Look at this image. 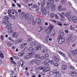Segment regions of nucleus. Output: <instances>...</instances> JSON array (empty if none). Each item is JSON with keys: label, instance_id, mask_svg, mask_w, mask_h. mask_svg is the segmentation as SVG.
<instances>
[{"label": "nucleus", "instance_id": "f257e3e1", "mask_svg": "<svg viewBox=\"0 0 77 77\" xmlns=\"http://www.w3.org/2000/svg\"><path fill=\"white\" fill-rule=\"evenodd\" d=\"M65 15L66 18H68L70 21H72V16L70 14V13H68V12H66L65 13Z\"/></svg>", "mask_w": 77, "mask_h": 77}, {"label": "nucleus", "instance_id": "f03ea898", "mask_svg": "<svg viewBox=\"0 0 77 77\" xmlns=\"http://www.w3.org/2000/svg\"><path fill=\"white\" fill-rule=\"evenodd\" d=\"M58 39L59 40L58 43L60 44H62V43L63 42L65 41V38L64 37H58Z\"/></svg>", "mask_w": 77, "mask_h": 77}, {"label": "nucleus", "instance_id": "7ed1b4c3", "mask_svg": "<svg viewBox=\"0 0 77 77\" xmlns=\"http://www.w3.org/2000/svg\"><path fill=\"white\" fill-rule=\"evenodd\" d=\"M41 9L42 12L43 13L44 15H46L47 14V11L46 9L44 7H41Z\"/></svg>", "mask_w": 77, "mask_h": 77}, {"label": "nucleus", "instance_id": "20e7f679", "mask_svg": "<svg viewBox=\"0 0 77 77\" xmlns=\"http://www.w3.org/2000/svg\"><path fill=\"white\" fill-rule=\"evenodd\" d=\"M3 23H5V24L6 26H12V24H11L9 23H10V22L9 21H7V20H4L3 21Z\"/></svg>", "mask_w": 77, "mask_h": 77}, {"label": "nucleus", "instance_id": "39448f33", "mask_svg": "<svg viewBox=\"0 0 77 77\" xmlns=\"http://www.w3.org/2000/svg\"><path fill=\"white\" fill-rule=\"evenodd\" d=\"M50 62V59H46L44 62V63H47L46 64V66H49V64L48 63Z\"/></svg>", "mask_w": 77, "mask_h": 77}, {"label": "nucleus", "instance_id": "423d86ee", "mask_svg": "<svg viewBox=\"0 0 77 77\" xmlns=\"http://www.w3.org/2000/svg\"><path fill=\"white\" fill-rule=\"evenodd\" d=\"M72 53V55L73 56H76L77 54V49H75L74 50L71 52Z\"/></svg>", "mask_w": 77, "mask_h": 77}, {"label": "nucleus", "instance_id": "0eeeda50", "mask_svg": "<svg viewBox=\"0 0 77 77\" xmlns=\"http://www.w3.org/2000/svg\"><path fill=\"white\" fill-rule=\"evenodd\" d=\"M36 20L38 24L39 25H40L41 24V18L39 17H37L36 18Z\"/></svg>", "mask_w": 77, "mask_h": 77}, {"label": "nucleus", "instance_id": "6e6552de", "mask_svg": "<svg viewBox=\"0 0 77 77\" xmlns=\"http://www.w3.org/2000/svg\"><path fill=\"white\" fill-rule=\"evenodd\" d=\"M70 75L72 76H75L77 75V73L75 71H72L70 72Z\"/></svg>", "mask_w": 77, "mask_h": 77}, {"label": "nucleus", "instance_id": "1a4fd4ad", "mask_svg": "<svg viewBox=\"0 0 77 77\" xmlns=\"http://www.w3.org/2000/svg\"><path fill=\"white\" fill-rule=\"evenodd\" d=\"M37 44L36 43V42L35 41H33L32 42L30 43V45L31 46H32V47H35L36 45Z\"/></svg>", "mask_w": 77, "mask_h": 77}, {"label": "nucleus", "instance_id": "9d476101", "mask_svg": "<svg viewBox=\"0 0 77 77\" xmlns=\"http://www.w3.org/2000/svg\"><path fill=\"white\" fill-rule=\"evenodd\" d=\"M50 7L51 8L52 11H56V6L53 5H51L50 6Z\"/></svg>", "mask_w": 77, "mask_h": 77}, {"label": "nucleus", "instance_id": "9b49d317", "mask_svg": "<svg viewBox=\"0 0 77 77\" xmlns=\"http://www.w3.org/2000/svg\"><path fill=\"white\" fill-rule=\"evenodd\" d=\"M72 20L74 23H76L77 22V17L73 16L72 17Z\"/></svg>", "mask_w": 77, "mask_h": 77}, {"label": "nucleus", "instance_id": "f8f14e48", "mask_svg": "<svg viewBox=\"0 0 77 77\" xmlns=\"http://www.w3.org/2000/svg\"><path fill=\"white\" fill-rule=\"evenodd\" d=\"M53 60L56 62L58 63L59 62V60L57 57L54 56L53 57Z\"/></svg>", "mask_w": 77, "mask_h": 77}, {"label": "nucleus", "instance_id": "ddd939ff", "mask_svg": "<svg viewBox=\"0 0 77 77\" xmlns=\"http://www.w3.org/2000/svg\"><path fill=\"white\" fill-rule=\"evenodd\" d=\"M48 29L50 31L51 30H52L53 29V26L51 25V23H49Z\"/></svg>", "mask_w": 77, "mask_h": 77}, {"label": "nucleus", "instance_id": "4468645a", "mask_svg": "<svg viewBox=\"0 0 77 77\" xmlns=\"http://www.w3.org/2000/svg\"><path fill=\"white\" fill-rule=\"evenodd\" d=\"M29 16H30V15H29V13H26L25 14L24 16L25 19H26V20H28L29 17Z\"/></svg>", "mask_w": 77, "mask_h": 77}, {"label": "nucleus", "instance_id": "2eb2a0df", "mask_svg": "<svg viewBox=\"0 0 77 77\" xmlns=\"http://www.w3.org/2000/svg\"><path fill=\"white\" fill-rule=\"evenodd\" d=\"M31 52H30L28 53V55H30L31 56H33L34 54H35V53H36V51H35V50L32 51Z\"/></svg>", "mask_w": 77, "mask_h": 77}, {"label": "nucleus", "instance_id": "dca6fc26", "mask_svg": "<svg viewBox=\"0 0 77 77\" xmlns=\"http://www.w3.org/2000/svg\"><path fill=\"white\" fill-rule=\"evenodd\" d=\"M13 36L14 38H18V34L16 32H14Z\"/></svg>", "mask_w": 77, "mask_h": 77}, {"label": "nucleus", "instance_id": "f3484780", "mask_svg": "<svg viewBox=\"0 0 77 77\" xmlns=\"http://www.w3.org/2000/svg\"><path fill=\"white\" fill-rule=\"evenodd\" d=\"M33 57V56L31 55H28L26 56L25 57V58L26 59H30Z\"/></svg>", "mask_w": 77, "mask_h": 77}, {"label": "nucleus", "instance_id": "a211bd4d", "mask_svg": "<svg viewBox=\"0 0 77 77\" xmlns=\"http://www.w3.org/2000/svg\"><path fill=\"white\" fill-rule=\"evenodd\" d=\"M23 42V40L21 38H19L17 40V42L18 43H21Z\"/></svg>", "mask_w": 77, "mask_h": 77}, {"label": "nucleus", "instance_id": "6ab92c4d", "mask_svg": "<svg viewBox=\"0 0 77 77\" xmlns=\"http://www.w3.org/2000/svg\"><path fill=\"white\" fill-rule=\"evenodd\" d=\"M43 30V27L41 26V27H38V32H41L42 30Z\"/></svg>", "mask_w": 77, "mask_h": 77}, {"label": "nucleus", "instance_id": "aec40b11", "mask_svg": "<svg viewBox=\"0 0 77 77\" xmlns=\"http://www.w3.org/2000/svg\"><path fill=\"white\" fill-rule=\"evenodd\" d=\"M45 3V1H43L41 4V7H44Z\"/></svg>", "mask_w": 77, "mask_h": 77}, {"label": "nucleus", "instance_id": "412c9836", "mask_svg": "<svg viewBox=\"0 0 77 77\" xmlns=\"http://www.w3.org/2000/svg\"><path fill=\"white\" fill-rule=\"evenodd\" d=\"M62 68L63 70H65L67 69V66L65 65H63L62 66Z\"/></svg>", "mask_w": 77, "mask_h": 77}, {"label": "nucleus", "instance_id": "4be33fe9", "mask_svg": "<svg viewBox=\"0 0 77 77\" xmlns=\"http://www.w3.org/2000/svg\"><path fill=\"white\" fill-rule=\"evenodd\" d=\"M58 9L59 10V11H62V5H59Z\"/></svg>", "mask_w": 77, "mask_h": 77}, {"label": "nucleus", "instance_id": "5701e85b", "mask_svg": "<svg viewBox=\"0 0 77 77\" xmlns=\"http://www.w3.org/2000/svg\"><path fill=\"white\" fill-rule=\"evenodd\" d=\"M36 20L34 19H33L32 20V25L33 26L35 25L36 24Z\"/></svg>", "mask_w": 77, "mask_h": 77}, {"label": "nucleus", "instance_id": "b1692460", "mask_svg": "<svg viewBox=\"0 0 77 77\" xmlns=\"http://www.w3.org/2000/svg\"><path fill=\"white\" fill-rule=\"evenodd\" d=\"M76 36H75L71 40V42H73L74 41H75V39H76Z\"/></svg>", "mask_w": 77, "mask_h": 77}, {"label": "nucleus", "instance_id": "393cba45", "mask_svg": "<svg viewBox=\"0 0 77 77\" xmlns=\"http://www.w3.org/2000/svg\"><path fill=\"white\" fill-rule=\"evenodd\" d=\"M25 13L24 12H22L21 13H20V17H23V16H24V15Z\"/></svg>", "mask_w": 77, "mask_h": 77}, {"label": "nucleus", "instance_id": "a878e982", "mask_svg": "<svg viewBox=\"0 0 77 77\" xmlns=\"http://www.w3.org/2000/svg\"><path fill=\"white\" fill-rule=\"evenodd\" d=\"M58 53H59V54H61V55H62V56H63V57H65V54H64L62 52H61V51H59L58 52Z\"/></svg>", "mask_w": 77, "mask_h": 77}, {"label": "nucleus", "instance_id": "bb28decb", "mask_svg": "<svg viewBox=\"0 0 77 77\" xmlns=\"http://www.w3.org/2000/svg\"><path fill=\"white\" fill-rule=\"evenodd\" d=\"M38 48V51H39L41 49V47H40V45H37L35 47V48Z\"/></svg>", "mask_w": 77, "mask_h": 77}, {"label": "nucleus", "instance_id": "cd10ccee", "mask_svg": "<svg viewBox=\"0 0 77 77\" xmlns=\"http://www.w3.org/2000/svg\"><path fill=\"white\" fill-rule=\"evenodd\" d=\"M33 50H34V48L32 47H29V51H30L31 52V51H33Z\"/></svg>", "mask_w": 77, "mask_h": 77}, {"label": "nucleus", "instance_id": "c85d7f7f", "mask_svg": "<svg viewBox=\"0 0 77 77\" xmlns=\"http://www.w3.org/2000/svg\"><path fill=\"white\" fill-rule=\"evenodd\" d=\"M50 69H44L43 70V72H48L49 71H50Z\"/></svg>", "mask_w": 77, "mask_h": 77}, {"label": "nucleus", "instance_id": "c756f323", "mask_svg": "<svg viewBox=\"0 0 77 77\" xmlns=\"http://www.w3.org/2000/svg\"><path fill=\"white\" fill-rule=\"evenodd\" d=\"M34 57L36 59H39L40 58V56L39 55L35 54L34 55Z\"/></svg>", "mask_w": 77, "mask_h": 77}, {"label": "nucleus", "instance_id": "7c9ffc66", "mask_svg": "<svg viewBox=\"0 0 77 77\" xmlns=\"http://www.w3.org/2000/svg\"><path fill=\"white\" fill-rule=\"evenodd\" d=\"M72 35H70L68 36V40L70 41L71 39L72 38Z\"/></svg>", "mask_w": 77, "mask_h": 77}, {"label": "nucleus", "instance_id": "2f4dec72", "mask_svg": "<svg viewBox=\"0 0 77 77\" xmlns=\"http://www.w3.org/2000/svg\"><path fill=\"white\" fill-rule=\"evenodd\" d=\"M3 19L4 20H9V17L7 16H5L4 17Z\"/></svg>", "mask_w": 77, "mask_h": 77}, {"label": "nucleus", "instance_id": "473e14b6", "mask_svg": "<svg viewBox=\"0 0 77 77\" xmlns=\"http://www.w3.org/2000/svg\"><path fill=\"white\" fill-rule=\"evenodd\" d=\"M69 68L70 69H73V70L75 69V67L72 65L70 66H69Z\"/></svg>", "mask_w": 77, "mask_h": 77}, {"label": "nucleus", "instance_id": "72a5a7b5", "mask_svg": "<svg viewBox=\"0 0 77 77\" xmlns=\"http://www.w3.org/2000/svg\"><path fill=\"white\" fill-rule=\"evenodd\" d=\"M64 35V33L63 32H62L61 34L60 35H59L58 37H60L61 38H63V37H62Z\"/></svg>", "mask_w": 77, "mask_h": 77}, {"label": "nucleus", "instance_id": "f704fd0d", "mask_svg": "<svg viewBox=\"0 0 77 77\" xmlns=\"http://www.w3.org/2000/svg\"><path fill=\"white\" fill-rule=\"evenodd\" d=\"M7 45L8 46H9V47H11V46L12 45V44L10 42H8V43Z\"/></svg>", "mask_w": 77, "mask_h": 77}, {"label": "nucleus", "instance_id": "c9c22d12", "mask_svg": "<svg viewBox=\"0 0 77 77\" xmlns=\"http://www.w3.org/2000/svg\"><path fill=\"white\" fill-rule=\"evenodd\" d=\"M53 72H54V73H56V74H57V73H59V71H57V70H56V69L53 70Z\"/></svg>", "mask_w": 77, "mask_h": 77}, {"label": "nucleus", "instance_id": "e433bc0d", "mask_svg": "<svg viewBox=\"0 0 77 77\" xmlns=\"http://www.w3.org/2000/svg\"><path fill=\"white\" fill-rule=\"evenodd\" d=\"M8 39L11 41H12V42H14V40L12 39H11V37H8Z\"/></svg>", "mask_w": 77, "mask_h": 77}, {"label": "nucleus", "instance_id": "4c0bfd02", "mask_svg": "<svg viewBox=\"0 0 77 77\" xmlns=\"http://www.w3.org/2000/svg\"><path fill=\"white\" fill-rule=\"evenodd\" d=\"M57 14H58L60 15V17H61V18H65V17H64V16H63L62 14H60L59 13H57Z\"/></svg>", "mask_w": 77, "mask_h": 77}, {"label": "nucleus", "instance_id": "58836bf2", "mask_svg": "<svg viewBox=\"0 0 77 77\" xmlns=\"http://www.w3.org/2000/svg\"><path fill=\"white\" fill-rule=\"evenodd\" d=\"M48 51V50L46 49H44L42 50V51L44 53H46V52H47Z\"/></svg>", "mask_w": 77, "mask_h": 77}, {"label": "nucleus", "instance_id": "ea45409f", "mask_svg": "<svg viewBox=\"0 0 77 77\" xmlns=\"http://www.w3.org/2000/svg\"><path fill=\"white\" fill-rule=\"evenodd\" d=\"M44 68V67L42 66H40L38 67V70H42V69H43Z\"/></svg>", "mask_w": 77, "mask_h": 77}, {"label": "nucleus", "instance_id": "a19ab883", "mask_svg": "<svg viewBox=\"0 0 77 77\" xmlns=\"http://www.w3.org/2000/svg\"><path fill=\"white\" fill-rule=\"evenodd\" d=\"M54 3V1L53 0H51L50 1V4H51L52 5H53V3Z\"/></svg>", "mask_w": 77, "mask_h": 77}, {"label": "nucleus", "instance_id": "79ce46f5", "mask_svg": "<svg viewBox=\"0 0 77 77\" xmlns=\"http://www.w3.org/2000/svg\"><path fill=\"white\" fill-rule=\"evenodd\" d=\"M37 6L36 4L32 6V8H37Z\"/></svg>", "mask_w": 77, "mask_h": 77}, {"label": "nucleus", "instance_id": "37998d69", "mask_svg": "<svg viewBox=\"0 0 77 77\" xmlns=\"http://www.w3.org/2000/svg\"><path fill=\"white\" fill-rule=\"evenodd\" d=\"M23 53H19L18 54V55L20 57H21L23 55Z\"/></svg>", "mask_w": 77, "mask_h": 77}, {"label": "nucleus", "instance_id": "c03bdc74", "mask_svg": "<svg viewBox=\"0 0 77 77\" xmlns=\"http://www.w3.org/2000/svg\"><path fill=\"white\" fill-rule=\"evenodd\" d=\"M46 58V57H45L43 56L41 57H40V59L41 60H43V59H45Z\"/></svg>", "mask_w": 77, "mask_h": 77}, {"label": "nucleus", "instance_id": "a18cd8bd", "mask_svg": "<svg viewBox=\"0 0 77 77\" xmlns=\"http://www.w3.org/2000/svg\"><path fill=\"white\" fill-rule=\"evenodd\" d=\"M60 76V73H57L55 75L56 77H59Z\"/></svg>", "mask_w": 77, "mask_h": 77}, {"label": "nucleus", "instance_id": "49530a36", "mask_svg": "<svg viewBox=\"0 0 77 77\" xmlns=\"http://www.w3.org/2000/svg\"><path fill=\"white\" fill-rule=\"evenodd\" d=\"M57 25H59V26H61L63 25L62 24L60 23V22H58L57 23Z\"/></svg>", "mask_w": 77, "mask_h": 77}, {"label": "nucleus", "instance_id": "de8ad7c7", "mask_svg": "<svg viewBox=\"0 0 77 77\" xmlns=\"http://www.w3.org/2000/svg\"><path fill=\"white\" fill-rule=\"evenodd\" d=\"M0 56L2 58V59H3L4 58V55H3V53H1L0 54Z\"/></svg>", "mask_w": 77, "mask_h": 77}, {"label": "nucleus", "instance_id": "09e8293b", "mask_svg": "<svg viewBox=\"0 0 77 77\" xmlns=\"http://www.w3.org/2000/svg\"><path fill=\"white\" fill-rule=\"evenodd\" d=\"M24 51H27L28 50V48H27V47L25 48H24Z\"/></svg>", "mask_w": 77, "mask_h": 77}, {"label": "nucleus", "instance_id": "8fccbe9b", "mask_svg": "<svg viewBox=\"0 0 77 77\" xmlns=\"http://www.w3.org/2000/svg\"><path fill=\"white\" fill-rule=\"evenodd\" d=\"M12 56L14 57V58H15V59H19V58L17 56H15L14 55H13Z\"/></svg>", "mask_w": 77, "mask_h": 77}, {"label": "nucleus", "instance_id": "3c124183", "mask_svg": "<svg viewBox=\"0 0 77 77\" xmlns=\"http://www.w3.org/2000/svg\"><path fill=\"white\" fill-rule=\"evenodd\" d=\"M20 47H21V48H23L24 47V44L23 43H22V44L20 45Z\"/></svg>", "mask_w": 77, "mask_h": 77}, {"label": "nucleus", "instance_id": "603ef678", "mask_svg": "<svg viewBox=\"0 0 77 77\" xmlns=\"http://www.w3.org/2000/svg\"><path fill=\"white\" fill-rule=\"evenodd\" d=\"M61 3L62 5L65 4V1H64V0H62L61 1Z\"/></svg>", "mask_w": 77, "mask_h": 77}, {"label": "nucleus", "instance_id": "864d4df0", "mask_svg": "<svg viewBox=\"0 0 77 77\" xmlns=\"http://www.w3.org/2000/svg\"><path fill=\"white\" fill-rule=\"evenodd\" d=\"M47 35H51V31L50 30L49 31H48L47 32Z\"/></svg>", "mask_w": 77, "mask_h": 77}, {"label": "nucleus", "instance_id": "5fc2aeb1", "mask_svg": "<svg viewBox=\"0 0 77 77\" xmlns=\"http://www.w3.org/2000/svg\"><path fill=\"white\" fill-rule=\"evenodd\" d=\"M51 17L52 18H53L54 17V15L53 13H52L51 15Z\"/></svg>", "mask_w": 77, "mask_h": 77}, {"label": "nucleus", "instance_id": "6e6d98bb", "mask_svg": "<svg viewBox=\"0 0 77 77\" xmlns=\"http://www.w3.org/2000/svg\"><path fill=\"white\" fill-rule=\"evenodd\" d=\"M17 5V6L18 7H19V8H21V5L20 4H19L18 3H17L16 4Z\"/></svg>", "mask_w": 77, "mask_h": 77}, {"label": "nucleus", "instance_id": "4d7b16f0", "mask_svg": "<svg viewBox=\"0 0 77 77\" xmlns=\"http://www.w3.org/2000/svg\"><path fill=\"white\" fill-rule=\"evenodd\" d=\"M49 73L50 74H51V75H53L54 74V72H52V71H50L49 72Z\"/></svg>", "mask_w": 77, "mask_h": 77}, {"label": "nucleus", "instance_id": "13d9d810", "mask_svg": "<svg viewBox=\"0 0 77 77\" xmlns=\"http://www.w3.org/2000/svg\"><path fill=\"white\" fill-rule=\"evenodd\" d=\"M11 62L12 63H13L14 65H16V63L14 61L11 60Z\"/></svg>", "mask_w": 77, "mask_h": 77}, {"label": "nucleus", "instance_id": "bf43d9fd", "mask_svg": "<svg viewBox=\"0 0 77 77\" xmlns=\"http://www.w3.org/2000/svg\"><path fill=\"white\" fill-rule=\"evenodd\" d=\"M46 10H49L50 9V7L48 6H47L46 7Z\"/></svg>", "mask_w": 77, "mask_h": 77}, {"label": "nucleus", "instance_id": "052dcab7", "mask_svg": "<svg viewBox=\"0 0 77 77\" xmlns=\"http://www.w3.org/2000/svg\"><path fill=\"white\" fill-rule=\"evenodd\" d=\"M55 17L56 18H57V19H59V16H58V15H57V14H56L55 15Z\"/></svg>", "mask_w": 77, "mask_h": 77}, {"label": "nucleus", "instance_id": "680f3d73", "mask_svg": "<svg viewBox=\"0 0 77 77\" xmlns=\"http://www.w3.org/2000/svg\"><path fill=\"white\" fill-rule=\"evenodd\" d=\"M21 65V62H18V64H17V65L18 66H20V65Z\"/></svg>", "mask_w": 77, "mask_h": 77}, {"label": "nucleus", "instance_id": "e2e57ef3", "mask_svg": "<svg viewBox=\"0 0 77 77\" xmlns=\"http://www.w3.org/2000/svg\"><path fill=\"white\" fill-rule=\"evenodd\" d=\"M54 66H58V64L57 63H55L54 64Z\"/></svg>", "mask_w": 77, "mask_h": 77}, {"label": "nucleus", "instance_id": "0e129e2a", "mask_svg": "<svg viewBox=\"0 0 77 77\" xmlns=\"http://www.w3.org/2000/svg\"><path fill=\"white\" fill-rule=\"evenodd\" d=\"M65 32L66 33H68V32H69V31H68V30L66 29L65 30Z\"/></svg>", "mask_w": 77, "mask_h": 77}, {"label": "nucleus", "instance_id": "69168bd1", "mask_svg": "<svg viewBox=\"0 0 77 77\" xmlns=\"http://www.w3.org/2000/svg\"><path fill=\"white\" fill-rule=\"evenodd\" d=\"M11 75H13L14 74V72L12 70H11Z\"/></svg>", "mask_w": 77, "mask_h": 77}, {"label": "nucleus", "instance_id": "338daca9", "mask_svg": "<svg viewBox=\"0 0 77 77\" xmlns=\"http://www.w3.org/2000/svg\"><path fill=\"white\" fill-rule=\"evenodd\" d=\"M11 10H8V14H11Z\"/></svg>", "mask_w": 77, "mask_h": 77}, {"label": "nucleus", "instance_id": "774afa93", "mask_svg": "<svg viewBox=\"0 0 77 77\" xmlns=\"http://www.w3.org/2000/svg\"><path fill=\"white\" fill-rule=\"evenodd\" d=\"M1 39L2 41H3V36L2 35H1Z\"/></svg>", "mask_w": 77, "mask_h": 77}]
</instances>
